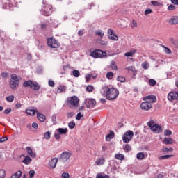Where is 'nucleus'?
<instances>
[{
	"label": "nucleus",
	"mask_w": 178,
	"mask_h": 178,
	"mask_svg": "<svg viewBox=\"0 0 178 178\" xmlns=\"http://www.w3.org/2000/svg\"><path fill=\"white\" fill-rule=\"evenodd\" d=\"M101 93L105 95L106 99L108 101H113L116 99L119 95V90L115 88H108V86H103L102 88Z\"/></svg>",
	"instance_id": "obj_1"
},
{
	"label": "nucleus",
	"mask_w": 178,
	"mask_h": 178,
	"mask_svg": "<svg viewBox=\"0 0 178 178\" xmlns=\"http://www.w3.org/2000/svg\"><path fill=\"white\" fill-rule=\"evenodd\" d=\"M79 102H80V99L77 96H72L67 99V105L71 109H76V108H79Z\"/></svg>",
	"instance_id": "obj_2"
},
{
	"label": "nucleus",
	"mask_w": 178,
	"mask_h": 178,
	"mask_svg": "<svg viewBox=\"0 0 178 178\" xmlns=\"http://www.w3.org/2000/svg\"><path fill=\"white\" fill-rule=\"evenodd\" d=\"M23 87H29L32 90H38L40 88V84L37 82H34L31 80L26 81L23 83Z\"/></svg>",
	"instance_id": "obj_3"
},
{
	"label": "nucleus",
	"mask_w": 178,
	"mask_h": 178,
	"mask_svg": "<svg viewBox=\"0 0 178 178\" xmlns=\"http://www.w3.org/2000/svg\"><path fill=\"white\" fill-rule=\"evenodd\" d=\"M147 126L149 127V129H151L152 131H153V133H155L156 134H157V133H159L162 130L161 126L155 124V122L154 121H149V122H147Z\"/></svg>",
	"instance_id": "obj_4"
},
{
	"label": "nucleus",
	"mask_w": 178,
	"mask_h": 178,
	"mask_svg": "<svg viewBox=\"0 0 178 178\" xmlns=\"http://www.w3.org/2000/svg\"><path fill=\"white\" fill-rule=\"evenodd\" d=\"M47 45L49 48H59V42L55 39V38H47Z\"/></svg>",
	"instance_id": "obj_5"
},
{
	"label": "nucleus",
	"mask_w": 178,
	"mask_h": 178,
	"mask_svg": "<svg viewBox=\"0 0 178 178\" xmlns=\"http://www.w3.org/2000/svg\"><path fill=\"white\" fill-rule=\"evenodd\" d=\"M72 156V153L70 152H63L60 157L58 158L59 162H61L62 163H65V162H67L69 159H70V157Z\"/></svg>",
	"instance_id": "obj_6"
},
{
	"label": "nucleus",
	"mask_w": 178,
	"mask_h": 178,
	"mask_svg": "<svg viewBox=\"0 0 178 178\" xmlns=\"http://www.w3.org/2000/svg\"><path fill=\"white\" fill-rule=\"evenodd\" d=\"M90 55L92 58H104V56H106V51L96 49L92 51Z\"/></svg>",
	"instance_id": "obj_7"
},
{
	"label": "nucleus",
	"mask_w": 178,
	"mask_h": 178,
	"mask_svg": "<svg viewBox=\"0 0 178 178\" xmlns=\"http://www.w3.org/2000/svg\"><path fill=\"white\" fill-rule=\"evenodd\" d=\"M133 136H134V133L132 131H127L122 137L123 143H130V140L133 138Z\"/></svg>",
	"instance_id": "obj_8"
},
{
	"label": "nucleus",
	"mask_w": 178,
	"mask_h": 178,
	"mask_svg": "<svg viewBox=\"0 0 178 178\" xmlns=\"http://www.w3.org/2000/svg\"><path fill=\"white\" fill-rule=\"evenodd\" d=\"M84 105L88 109H90V108H94V106L97 105V102L94 99H85Z\"/></svg>",
	"instance_id": "obj_9"
},
{
	"label": "nucleus",
	"mask_w": 178,
	"mask_h": 178,
	"mask_svg": "<svg viewBox=\"0 0 178 178\" xmlns=\"http://www.w3.org/2000/svg\"><path fill=\"white\" fill-rule=\"evenodd\" d=\"M108 37L113 41H118V40H119V37L113 33V30H112V29H108Z\"/></svg>",
	"instance_id": "obj_10"
},
{
	"label": "nucleus",
	"mask_w": 178,
	"mask_h": 178,
	"mask_svg": "<svg viewBox=\"0 0 178 178\" xmlns=\"http://www.w3.org/2000/svg\"><path fill=\"white\" fill-rule=\"evenodd\" d=\"M143 100L149 104H154V102H156V97L154 95L146 96L143 98Z\"/></svg>",
	"instance_id": "obj_11"
},
{
	"label": "nucleus",
	"mask_w": 178,
	"mask_h": 178,
	"mask_svg": "<svg viewBox=\"0 0 178 178\" xmlns=\"http://www.w3.org/2000/svg\"><path fill=\"white\" fill-rule=\"evenodd\" d=\"M168 99L169 101H178V91L177 92H171L168 95Z\"/></svg>",
	"instance_id": "obj_12"
},
{
	"label": "nucleus",
	"mask_w": 178,
	"mask_h": 178,
	"mask_svg": "<svg viewBox=\"0 0 178 178\" xmlns=\"http://www.w3.org/2000/svg\"><path fill=\"white\" fill-rule=\"evenodd\" d=\"M140 108L144 111H149V109L152 108V104L148 103L147 102L145 101V102L141 103Z\"/></svg>",
	"instance_id": "obj_13"
},
{
	"label": "nucleus",
	"mask_w": 178,
	"mask_h": 178,
	"mask_svg": "<svg viewBox=\"0 0 178 178\" xmlns=\"http://www.w3.org/2000/svg\"><path fill=\"white\" fill-rule=\"evenodd\" d=\"M25 112L29 116H34V115H35V113H37V112H38V111H37V108H35V107H31L29 108H26L25 110Z\"/></svg>",
	"instance_id": "obj_14"
},
{
	"label": "nucleus",
	"mask_w": 178,
	"mask_h": 178,
	"mask_svg": "<svg viewBox=\"0 0 178 178\" xmlns=\"http://www.w3.org/2000/svg\"><path fill=\"white\" fill-rule=\"evenodd\" d=\"M51 8H52L51 5L44 6L43 9H42V10H43L42 15H44V16H49V15H51Z\"/></svg>",
	"instance_id": "obj_15"
},
{
	"label": "nucleus",
	"mask_w": 178,
	"mask_h": 178,
	"mask_svg": "<svg viewBox=\"0 0 178 178\" xmlns=\"http://www.w3.org/2000/svg\"><path fill=\"white\" fill-rule=\"evenodd\" d=\"M58 158H54L49 162V166L51 168V169H55L56 168V163H58Z\"/></svg>",
	"instance_id": "obj_16"
},
{
	"label": "nucleus",
	"mask_w": 178,
	"mask_h": 178,
	"mask_svg": "<svg viewBox=\"0 0 178 178\" xmlns=\"http://www.w3.org/2000/svg\"><path fill=\"white\" fill-rule=\"evenodd\" d=\"M19 86V80H10V87L12 90H16Z\"/></svg>",
	"instance_id": "obj_17"
},
{
	"label": "nucleus",
	"mask_w": 178,
	"mask_h": 178,
	"mask_svg": "<svg viewBox=\"0 0 178 178\" xmlns=\"http://www.w3.org/2000/svg\"><path fill=\"white\" fill-rule=\"evenodd\" d=\"M95 165L97 166H102L105 163V159L104 158H99L95 162Z\"/></svg>",
	"instance_id": "obj_18"
},
{
	"label": "nucleus",
	"mask_w": 178,
	"mask_h": 178,
	"mask_svg": "<svg viewBox=\"0 0 178 178\" xmlns=\"http://www.w3.org/2000/svg\"><path fill=\"white\" fill-rule=\"evenodd\" d=\"M113 137H115V132L113 131H110L108 135L106 136V141H111Z\"/></svg>",
	"instance_id": "obj_19"
},
{
	"label": "nucleus",
	"mask_w": 178,
	"mask_h": 178,
	"mask_svg": "<svg viewBox=\"0 0 178 178\" xmlns=\"http://www.w3.org/2000/svg\"><path fill=\"white\" fill-rule=\"evenodd\" d=\"M37 118L40 122H45L47 117L44 114L37 112Z\"/></svg>",
	"instance_id": "obj_20"
},
{
	"label": "nucleus",
	"mask_w": 178,
	"mask_h": 178,
	"mask_svg": "<svg viewBox=\"0 0 178 178\" xmlns=\"http://www.w3.org/2000/svg\"><path fill=\"white\" fill-rule=\"evenodd\" d=\"M57 131L60 136L65 135L67 133V128H58Z\"/></svg>",
	"instance_id": "obj_21"
},
{
	"label": "nucleus",
	"mask_w": 178,
	"mask_h": 178,
	"mask_svg": "<svg viewBox=\"0 0 178 178\" xmlns=\"http://www.w3.org/2000/svg\"><path fill=\"white\" fill-rule=\"evenodd\" d=\"M31 161H33V159H31V157L26 156H25L22 162L24 163V165H29L31 162Z\"/></svg>",
	"instance_id": "obj_22"
},
{
	"label": "nucleus",
	"mask_w": 178,
	"mask_h": 178,
	"mask_svg": "<svg viewBox=\"0 0 178 178\" xmlns=\"http://www.w3.org/2000/svg\"><path fill=\"white\" fill-rule=\"evenodd\" d=\"M66 91V86H60L57 89V92L59 94H62V92H65Z\"/></svg>",
	"instance_id": "obj_23"
},
{
	"label": "nucleus",
	"mask_w": 178,
	"mask_h": 178,
	"mask_svg": "<svg viewBox=\"0 0 178 178\" xmlns=\"http://www.w3.org/2000/svg\"><path fill=\"white\" fill-rule=\"evenodd\" d=\"M26 152H27V154L29 155V156L35 157V153H33V149H31V147H27Z\"/></svg>",
	"instance_id": "obj_24"
},
{
	"label": "nucleus",
	"mask_w": 178,
	"mask_h": 178,
	"mask_svg": "<svg viewBox=\"0 0 178 178\" xmlns=\"http://www.w3.org/2000/svg\"><path fill=\"white\" fill-rule=\"evenodd\" d=\"M151 3L153 5V6H159L160 8L163 6V3L156 1H152Z\"/></svg>",
	"instance_id": "obj_25"
},
{
	"label": "nucleus",
	"mask_w": 178,
	"mask_h": 178,
	"mask_svg": "<svg viewBox=\"0 0 178 178\" xmlns=\"http://www.w3.org/2000/svg\"><path fill=\"white\" fill-rule=\"evenodd\" d=\"M141 67H142V69L147 70V69H149V63L147 61H144L141 64Z\"/></svg>",
	"instance_id": "obj_26"
},
{
	"label": "nucleus",
	"mask_w": 178,
	"mask_h": 178,
	"mask_svg": "<svg viewBox=\"0 0 178 178\" xmlns=\"http://www.w3.org/2000/svg\"><path fill=\"white\" fill-rule=\"evenodd\" d=\"M170 24H178V17H174L169 19Z\"/></svg>",
	"instance_id": "obj_27"
},
{
	"label": "nucleus",
	"mask_w": 178,
	"mask_h": 178,
	"mask_svg": "<svg viewBox=\"0 0 178 178\" xmlns=\"http://www.w3.org/2000/svg\"><path fill=\"white\" fill-rule=\"evenodd\" d=\"M115 159H118V161H123L124 159V155L118 153L115 155Z\"/></svg>",
	"instance_id": "obj_28"
},
{
	"label": "nucleus",
	"mask_w": 178,
	"mask_h": 178,
	"mask_svg": "<svg viewBox=\"0 0 178 178\" xmlns=\"http://www.w3.org/2000/svg\"><path fill=\"white\" fill-rule=\"evenodd\" d=\"M136 52H137V51L136 49L131 50L129 52L125 53L124 56H127V58H129L130 56H133V55H134L136 54Z\"/></svg>",
	"instance_id": "obj_29"
},
{
	"label": "nucleus",
	"mask_w": 178,
	"mask_h": 178,
	"mask_svg": "<svg viewBox=\"0 0 178 178\" xmlns=\"http://www.w3.org/2000/svg\"><path fill=\"white\" fill-rule=\"evenodd\" d=\"M164 143L167 145H169L170 144H173V139H172L171 138H164Z\"/></svg>",
	"instance_id": "obj_30"
},
{
	"label": "nucleus",
	"mask_w": 178,
	"mask_h": 178,
	"mask_svg": "<svg viewBox=\"0 0 178 178\" xmlns=\"http://www.w3.org/2000/svg\"><path fill=\"white\" fill-rule=\"evenodd\" d=\"M22 177V171L18 170L17 172L13 174L10 178H20Z\"/></svg>",
	"instance_id": "obj_31"
},
{
	"label": "nucleus",
	"mask_w": 178,
	"mask_h": 178,
	"mask_svg": "<svg viewBox=\"0 0 178 178\" xmlns=\"http://www.w3.org/2000/svg\"><path fill=\"white\" fill-rule=\"evenodd\" d=\"M145 156V154H144V153H143V152H139L136 155V158L139 161L144 159Z\"/></svg>",
	"instance_id": "obj_32"
},
{
	"label": "nucleus",
	"mask_w": 178,
	"mask_h": 178,
	"mask_svg": "<svg viewBox=\"0 0 178 178\" xmlns=\"http://www.w3.org/2000/svg\"><path fill=\"white\" fill-rule=\"evenodd\" d=\"M138 24H137V22L136 20L133 19L131 23L130 24L131 29H137Z\"/></svg>",
	"instance_id": "obj_33"
},
{
	"label": "nucleus",
	"mask_w": 178,
	"mask_h": 178,
	"mask_svg": "<svg viewBox=\"0 0 178 178\" xmlns=\"http://www.w3.org/2000/svg\"><path fill=\"white\" fill-rule=\"evenodd\" d=\"M149 86H151L152 87H154V86L156 85V81H155V79H150L149 80Z\"/></svg>",
	"instance_id": "obj_34"
},
{
	"label": "nucleus",
	"mask_w": 178,
	"mask_h": 178,
	"mask_svg": "<svg viewBox=\"0 0 178 178\" xmlns=\"http://www.w3.org/2000/svg\"><path fill=\"white\" fill-rule=\"evenodd\" d=\"M113 76H115V74H113V72H110L106 74V78L108 80H112V79H113Z\"/></svg>",
	"instance_id": "obj_35"
},
{
	"label": "nucleus",
	"mask_w": 178,
	"mask_h": 178,
	"mask_svg": "<svg viewBox=\"0 0 178 178\" xmlns=\"http://www.w3.org/2000/svg\"><path fill=\"white\" fill-rule=\"evenodd\" d=\"M72 74L74 77H79L80 76V72L77 70H74L72 71Z\"/></svg>",
	"instance_id": "obj_36"
},
{
	"label": "nucleus",
	"mask_w": 178,
	"mask_h": 178,
	"mask_svg": "<svg viewBox=\"0 0 178 178\" xmlns=\"http://www.w3.org/2000/svg\"><path fill=\"white\" fill-rule=\"evenodd\" d=\"M86 91H88V92H92L94 91V86L88 85L86 87Z\"/></svg>",
	"instance_id": "obj_37"
},
{
	"label": "nucleus",
	"mask_w": 178,
	"mask_h": 178,
	"mask_svg": "<svg viewBox=\"0 0 178 178\" xmlns=\"http://www.w3.org/2000/svg\"><path fill=\"white\" fill-rule=\"evenodd\" d=\"M69 129H74L76 127V122L74 121H71L68 124Z\"/></svg>",
	"instance_id": "obj_38"
},
{
	"label": "nucleus",
	"mask_w": 178,
	"mask_h": 178,
	"mask_svg": "<svg viewBox=\"0 0 178 178\" xmlns=\"http://www.w3.org/2000/svg\"><path fill=\"white\" fill-rule=\"evenodd\" d=\"M14 99H15L14 95H10L6 97V101H8V102H13Z\"/></svg>",
	"instance_id": "obj_39"
},
{
	"label": "nucleus",
	"mask_w": 178,
	"mask_h": 178,
	"mask_svg": "<svg viewBox=\"0 0 178 178\" xmlns=\"http://www.w3.org/2000/svg\"><path fill=\"white\" fill-rule=\"evenodd\" d=\"M111 68L112 70H118V66H116V64H115V61L111 62Z\"/></svg>",
	"instance_id": "obj_40"
},
{
	"label": "nucleus",
	"mask_w": 178,
	"mask_h": 178,
	"mask_svg": "<svg viewBox=\"0 0 178 178\" xmlns=\"http://www.w3.org/2000/svg\"><path fill=\"white\" fill-rule=\"evenodd\" d=\"M44 137L45 140H49V138H51V132L47 131L44 134Z\"/></svg>",
	"instance_id": "obj_41"
},
{
	"label": "nucleus",
	"mask_w": 178,
	"mask_h": 178,
	"mask_svg": "<svg viewBox=\"0 0 178 178\" xmlns=\"http://www.w3.org/2000/svg\"><path fill=\"white\" fill-rule=\"evenodd\" d=\"M118 81H120V83H124L126 81V78L124 76H118L117 78Z\"/></svg>",
	"instance_id": "obj_42"
},
{
	"label": "nucleus",
	"mask_w": 178,
	"mask_h": 178,
	"mask_svg": "<svg viewBox=\"0 0 178 178\" xmlns=\"http://www.w3.org/2000/svg\"><path fill=\"white\" fill-rule=\"evenodd\" d=\"M126 70H128L129 72H133V73H136V68L133 66H129L126 68Z\"/></svg>",
	"instance_id": "obj_43"
},
{
	"label": "nucleus",
	"mask_w": 178,
	"mask_h": 178,
	"mask_svg": "<svg viewBox=\"0 0 178 178\" xmlns=\"http://www.w3.org/2000/svg\"><path fill=\"white\" fill-rule=\"evenodd\" d=\"M168 158H172V155L167 154V155L161 156L159 157V159L161 160L168 159Z\"/></svg>",
	"instance_id": "obj_44"
},
{
	"label": "nucleus",
	"mask_w": 178,
	"mask_h": 178,
	"mask_svg": "<svg viewBox=\"0 0 178 178\" xmlns=\"http://www.w3.org/2000/svg\"><path fill=\"white\" fill-rule=\"evenodd\" d=\"M124 150L126 151V152H130V151H131V146H130L129 145H126L124 147Z\"/></svg>",
	"instance_id": "obj_45"
},
{
	"label": "nucleus",
	"mask_w": 178,
	"mask_h": 178,
	"mask_svg": "<svg viewBox=\"0 0 178 178\" xmlns=\"http://www.w3.org/2000/svg\"><path fill=\"white\" fill-rule=\"evenodd\" d=\"M95 34L99 37H104V33L102 32V31H96Z\"/></svg>",
	"instance_id": "obj_46"
},
{
	"label": "nucleus",
	"mask_w": 178,
	"mask_h": 178,
	"mask_svg": "<svg viewBox=\"0 0 178 178\" xmlns=\"http://www.w3.org/2000/svg\"><path fill=\"white\" fill-rule=\"evenodd\" d=\"M163 48H164V51L165 52V54H172V50H170L169 48L163 46Z\"/></svg>",
	"instance_id": "obj_47"
},
{
	"label": "nucleus",
	"mask_w": 178,
	"mask_h": 178,
	"mask_svg": "<svg viewBox=\"0 0 178 178\" xmlns=\"http://www.w3.org/2000/svg\"><path fill=\"white\" fill-rule=\"evenodd\" d=\"M61 177H63V178H70V175H69V173H67L66 172H63V174L61 175Z\"/></svg>",
	"instance_id": "obj_48"
},
{
	"label": "nucleus",
	"mask_w": 178,
	"mask_h": 178,
	"mask_svg": "<svg viewBox=\"0 0 178 178\" xmlns=\"http://www.w3.org/2000/svg\"><path fill=\"white\" fill-rule=\"evenodd\" d=\"M48 85L49 87H55V82L52 80H49Z\"/></svg>",
	"instance_id": "obj_49"
},
{
	"label": "nucleus",
	"mask_w": 178,
	"mask_h": 178,
	"mask_svg": "<svg viewBox=\"0 0 178 178\" xmlns=\"http://www.w3.org/2000/svg\"><path fill=\"white\" fill-rule=\"evenodd\" d=\"M29 173L30 177L33 178L34 177V175H35V171H34L33 170H31Z\"/></svg>",
	"instance_id": "obj_50"
},
{
	"label": "nucleus",
	"mask_w": 178,
	"mask_h": 178,
	"mask_svg": "<svg viewBox=\"0 0 178 178\" xmlns=\"http://www.w3.org/2000/svg\"><path fill=\"white\" fill-rule=\"evenodd\" d=\"M10 112H12V108H6L4 110L5 115H9V113H10Z\"/></svg>",
	"instance_id": "obj_51"
},
{
	"label": "nucleus",
	"mask_w": 178,
	"mask_h": 178,
	"mask_svg": "<svg viewBox=\"0 0 178 178\" xmlns=\"http://www.w3.org/2000/svg\"><path fill=\"white\" fill-rule=\"evenodd\" d=\"M168 10H175V9H176V6H175L173 4H170L168 7Z\"/></svg>",
	"instance_id": "obj_52"
},
{
	"label": "nucleus",
	"mask_w": 178,
	"mask_h": 178,
	"mask_svg": "<svg viewBox=\"0 0 178 178\" xmlns=\"http://www.w3.org/2000/svg\"><path fill=\"white\" fill-rule=\"evenodd\" d=\"M74 116V113L73 112H70L67 113V118L69 119L70 118H73Z\"/></svg>",
	"instance_id": "obj_53"
},
{
	"label": "nucleus",
	"mask_w": 178,
	"mask_h": 178,
	"mask_svg": "<svg viewBox=\"0 0 178 178\" xmlns=\"http://www.w3.org/2000/svg\"><path fill=\"white\" fill-rule=\"evenodd\" d=\"M5 170H0V177L3 178L5 177Z\"/></svg>",
	"instance_id": "obj_54"
},
{
	"label": "nucleus",
	"mask_w": 178,
	"mask_h": 178,
	"mask_svg": "<svg viewBox=\"0 0 178 178\" xmlns=\"http://www.w3.org/2000/svg\"><path fill=\"white\" fill-rule=\"evenodd\" d=\"M81 118H83V115H81V113H79L76 116V120H80L81 119Z\"/></svg>",
	"instance_id": "obj_55"
},
{
	"label": "nucleus",
	"mask_w": 178,
	"mask_h": 178,
	"mask_svg": "<svg viewBox=\"0 0 178 178\" xmlns=\"http://www.w3.org/2000/svg\"><path fill=\"white\" fill-rule=\"evenodd\" d=\"M10 80H19V79H17V76L16 74H13L11 75V79Z\"/></svg>",
	"instance_id": "obj_56"
},
{
	"label": "nucleus",
	"mask_w": 178,
	"mask_h": 178,
	"mask_svg": "<svg viewBox=\"0 0 178 178\" xmlns=\"http://www.w3.org/2000/svg\"><path fill=\"white\" fill-rule=\"evenodd\" d=\"M54 137L56 140H60V134L58 132V134H54Z\"/></svg>",
	"instance_id": "obj_57"
},
{
	"label": "nucleus",
	"mask_w": 178,
	"mask_h": 178,
	"mask_svg": "<svg viewBox=\"0 0 178 178\" xmlns=\"http://www.w3.org/2000/svg\"><path fill=\"white\" fill-rule=\"evenodd\" d=\"M5 141H8V137L0 138V143H5Z\"/></svg>",
	"instance_id": "obj_58"
},
{
	"label": "nucleus",
	"mask_w": 178,
	"mask_h": 178,
	"mask_svg": "<svg viewBox=\"0 0 178 178\" xmlns=\"http://www.w3.org/2000/svg\"><path fill=\"white\" fill-rule=\"evenodd\" d=\"M164 134H165V136H170V134H172V131L165 130L164 131Z\"/></svg>",
	"instance_id": "obj_59"
},
{
	"label": "nucleus",
	"mask_w": 178,
	"mask_h": 178,
	"mask_svg": "<svg viewBox=\"0 0 178 178\" xmlns=\"http://www.w3.org/2000/svg\"><path fill=\"white\" fill-rule=\"evenodd\" d=\"M152 13V10L149 8L145 10V15H149V13Z\"/></svg>",
	"instance_id": "obj_60"
},
{
	"label": "nucleus",
	"mask_w": 178,
	"mask_h": 178,
	"mask_svg": "<svg viewBox=\"0 0 178 178\" xmlns=\"http://www.w3.org/2000/svg\"><path fill=\"white\" fill-rule=\"evenodd\" d=\"M96 178H109V176H108V175L103 176V175H97Z\"/></svg>",
	"instance_id": "obj_61"
},
{
	"label": "nucleus",
	"mask_w": 178,
	"mask_h": 178,
	"mask_svg": "<svg viewBox=\"0 0 178 178\" xmlns=\"http://www.w3.org/2000/svg\"><path fill=\"white\" fill-rule=\"evenodd\" d=\"M8 75H9V74H8V72H3L1 74L2 77H3L4 79H6Z\"/></svg>",
	"instance_id": "obj_62"
},
{
	"label": "nucleus",
	"mask_w": 178,
	"mask_h": 178,
	"mask_svg": "<svg viewBox=\"0 0 178 178\" xmlns=\"http://www.w3.org/2000/svg\"><path fill=\"white\" fill-rule=\"evenodd\" d=\"M32 127H33V129H38V124H37V122H33V123L32 124Z\"/></svg>",
	"instance_id": "obj_63"
},
{
	"label": "nucleus",
	"mask_w": 178,
	"mask_h": 178,
	"mask_svg": "<svg viewBox=\"0 0 178 178\" xmlns=\"http://www.w3.org/2000/svg\"><path fill=\"white\" fill-rule=\"evenodd\" d=\"M171 2L174 5H178V0H171Z\"/></svg>",
	"instance_id": "obj_64"
}]
</instances>
